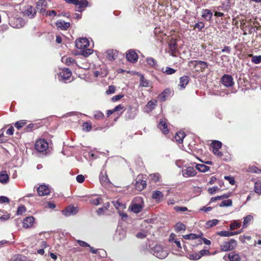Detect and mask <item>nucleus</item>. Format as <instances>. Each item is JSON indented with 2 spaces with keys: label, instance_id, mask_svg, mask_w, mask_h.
Here are the masks:
<instances>
[{
  "label": "nucleus",
  "instance_id": "obj_15",
  "mask_svg": "<svg viewBox=\"0 0 261 261\" xmlns=\"http://www.w3.org/2000/svg\"><path fill=\"white\" fill-rule=\"evenodd\" d=\"M72 74L71 71L68 68H63L60 72V75L64 80H67L70 77Z\"/></svg>",
  "mask_w": 261,
  "mask_h": 261
},
{
  "label": "nucleus",
  "instance_id": "obj_3",
  "mask_svg": "<svg viewBox=\"0 0 261 261\" xmlns=\"http://www.w3.org/2000/svg\"><path fill=\"white\" fill-rule=\"evenodd\" d=\"M188 66H193L197 68L198 71H203L208 66L207 63L201 61H190L188 63Z\"/></svg>",
  "mask_w": 261,
  "mask_h": 261
},
{
  "label": "nucleus",
  "instance_id": "obj_45",
  "mask_svg": "<svg viewBox=\"0 0 261 261\" xmlns=\"http://www.w3.org/2000/svg\"><path fill=\"white\" fill-rule=\"evenodd\" d=\"M254 192L258 195H261V182L256 181L255 182Z\"/></svg>",
  "mask_w": 261,
  "mask_h": 261
},
{
  "label": "nucleus",
  "instance_id": "obj_44",
  "mask_svg": "<svg viewBox=\"0 0 261 261\" xmlns=\"http://www.w3.org/2000/svg\"><path fill=\"white\" fill-rule=\"evenodd\" d=\"M192 148L191 149V147L189 148V149L191 151V153H192L194 155H195L196 153L197 154H200L202 152V150L201 148H198V145H194V146H192Z\"/></svg>",
  "mask_w": 261,
  "mask_h": 261
},
{
  "label": "nucleus",
  "instance_id": "obj_28",
  "mask_svg": "<svg viewBox=\"0 0 261 261\" xmlns=\"http://www.w3.org/2000/svg\"><path fill=\"white\" fill-rule=\"evenodd\" d=\"M9 180V176L6 171H3L0 172V182L6 184Z\"/></svg>",
  "mask_w": 261,
  "mask_h": 261
},
{
  "label": "nucleus",
  "instance_id": "obj_62",
  "mask_svg": "<svg viewBox=\"0 0 261 261\" xmlns=\"http://www.w3.org/2000/svg\"><path fill=\"white\" fill-rule=\"evenodd\" d=\"M26 211L25 207L24 205H21L18 207L17 214V215H21Z\"/></svg>",
  "mask_w": 261,
  "mask_h": 261
},
{
  "label": "nucleus",
  "instance_id": "obj_20",
  "mask_svg": "<svg viewBox=\"0 0 261 261\" xmlns=\"http://www.w3.org/2000/svg\"><path fill=\"white\" fill-rule=\"evenodd\" d=\"M213 12L209 9H203L202 17L207 21H210L212 18Z\"/></svg>",
  "mask_w": 261,
  "mask_h": 261
},
{
  "label": "nucleus",
  "instance_id": "obj_26",
  "mask_svg": "<svg viewBox=\"0 0 261 261\" xmlns=\"http://www.w3.org/2000/svg\"><path fill=\"white\" fill-rule=\"evenodd\" d=\"M228 258L230 261H241V258L239 254L231 252L228 254Z\"/></svg>",
  "mask_w": 261,
  "mask_h": 261
},
{
  "label": "nucleus",
  "instance_id": "obj_47",
  "mask_svg": "<svg viewBox=\"0 0 261 261\" xmlns=\"http://www.w3.org/2000/svg\"><path fill=\"white\" fill-rule=\"evenodd\" d=\"M188 257L191 260H198L200 258L199 252H194L189 254Z\"/></svg>",
  "mask_w": 261,
  "mask_h": 261
},
{
  "label": "nucleus",
  "instance_id": "obj_58",
  "mask_svg": "<svg viewBox=\"0 0 261 261\" xmlns=\"http://www.w3.org/2000/svg\"><path fill=\"white\" fill-rule=\"evenodd\" d=\"M116 88L113 85H110L109 86L108 89L106 91L107 94H111L115 92Z\"/></svg>",
  "mask_w": 261,
  "mask_h": 261
},
{
  "label": "nucleus",
  "instance_id": "obj_9",
  "mask_svg": "<svg viewBox=\"0 0 261 261\" xmlns=\"http://www.w3.org/2000/svg\"><path fill=\"white\" fill-rule=\"evenodd\" d=\"M181 172L182 176L186 178L194 177L197 174L196 170L191 166L187 167L185 169H182Z\"/></svg>",
  "mask_w": 261,
  "mask_h": 261
},
{
  "label": "nucleus",
  "instance_id": "obj_48",
  "mask_svg": "<svg viewBox=\"0 0 261 261\" xmlns=\"http://www.w3.org/2000/svg\"><path fill=\"white\" fill-rule=\"evenodd\" d=\"M102 199L100 197H97L95 199H92L90 200V202L95 205H98L102 203Z\"/></svg>",
  "mask_w": 261,
  "mask_h": 261
},
{
  "label": "nucleus",
  "instance_id": "obj_2",
  "mask_svg": "<svg viewBox=\"0 0 261 261\" xmlns=\"http://www.w3.org/2000/svg\"><path fill=\"white\" fill-rule=\"evenodd\" d=\"M9 18V24L14 28H19L24 25V22L20 17H13L10 16V14L7 13Z\"/></svg>",
  "mask_w": 261,
  "mask_h": 261
},
{
  "label": "nucleus",
  "instance_id": "obj_37",
  "mask_svg": "<svg viewBox=\"0 0 261 261\" xmlns=\"http://www.w3.org/2000/svg\"><path fill=\"white\" fill-rule=\"evenodd\" d=\"M234 0H224L222 3V8L224 10H227L234 4Z\"/></svg>",
  "mask_w": 261,
  "mask_h": 261
},
{
  "label": "nucleus",
  "instance_id": "obj_11",
  "mask_svg": "<svg viewBox=\"0 0 261 261\" xmlns=\"http://www.w3.org/2000/svg\"><path fill=\"white\" fill-rule=\"evenodd\" d=\"M126 58L130 62L135 63L138 60V56L134 50L130 49L126 54Z\"/></svg>",
  "mask_w": 261,
  "mask_h": 261
},
{
  "label": "nucleus",
  "instance_id": "obj_30",
  "mask_svg": "<svg viewBox=\"0 0 261 261\" xmlns=\"http://www.w3.org/2000/svg\"><path fill=\"white\" fill-rule=\"evenodd\" d=\"M47 6V3L45 0H39L37 3V8L41 12L44 10Z\"/></svg>",
  "mask_w": 261,
  "mask_h": 261
},
{
  "label": "nucleus",
  "instance_id": "obj_32",
  "mask_svg": "<svg viewBox=\"0 0 261 261\" xmlns=\"http://www.w3.org/2000/svg\"><path fill=\"white\" fill-rule=\"evenodd\" d=\"M79 8L77 10H76V11L82 12L83 11L85 8H86L88 6V2L86 0H79Z\"/></svg>",
  "mask_w": 261,
  "mask_h": 261
},
{
  "label": "nucleus",
  "instance_id": "obj_16",
  "mask_svg": "<svg viewBox=\"0 0 261 261\" xmlns=\"http://www.w3.org/2000/svg\"><path fill=\"white\" fill-rule=\"evenodd\" d=\"M56 25L58 28L62 30H66L68 28H69L70 24L69 22H65L63 20H58Z\"/></svg>",
  "mask_w": 261,
  "mask_h": 261
},
{
  "label": "nucleus",
  "instance_id": "obj_56",
  "mask_svg": "<svg viewBox=\"0 0 261 261\" xmlns=\"http://www.w3.org/2000/svg\"><path fill=\"white\" fill-rule=\"evenodd\" d=\"M103 114L100 111H96L94 112V117L96 119H101L103 118Z\"/></svg>",
  "mask_w": 261,
  "mask_h": 261
},
{
  "label": "nucleus",
  "instance_id": "obj_22",
  "mask_svg": "<svg viewBox=\"0 0 261 261\" xmlns=\"http://www.w3.org/2000/svg\"><path fill=\"white\" fill-rule=\"evenodd\" d=\"M170 94V90L169 89H166L159 95L158 98L161 101H165Z\"/></svg>",
  "mask_w": 261,
  "mask_h": 261
},
{
  "label": "nucleus",
  "instance_id": "obj_4",
  "mask_svg": "<svg viewBox=\"0 0 261 261\" xmlns=\"http://www.w3.org/2000/svg\"><path fill=\"white\" fill-rule=\"evenodd\" d=\"M35 147L37 151L43 152L48 148V144L45 139H39L36 142Z\"/></svg>",
  "mask_w": 261,
  "mask_h": 261
},
{
  "label": "nucleus",
  "instance_id": "obj_14",
  "mask_svg": "<svg viewBox=\"0 0 261 261\" xmlns=\"http://www.w3.org/2000/svg\"><path fill=\"white\" fill-rule=\"evenodd\" d=\"M37 192L40 196L47 195L50 193L49 188L46 185H41L37 189Z\"/></svg>",
  "mask_w": 261,
  "mask_h": 261
},
{
  "label": "nucleus",
  "instance_id": "obj_13",
  "mask_svg": "<svg viewBox=\"0 0 261 261\" xmlns=\"http://www.w3.org/2000/svg\"><path fill=\"white\" fill-rule=\"evenodd\" d=\"M158 127L164 134H166L169 133V129H168L167 124V120L166 119L160 120L158 124Z\"/></svg>",
  "mask_w": 261,
  "mask_h": 261
},
{
  "label": "nucleus",
  "instance_id": "obj_1",
  "mask_svg": "<svg viewBox=\"0 0 261 261\" xmlns=\"http://www.w3.org/2000/svg\"><path fill=\"white\" fill-rule=\"evenodd\" d=\"M151 253L160 259H164L168 255V251L161 245H156L151 249Z\"/></svg>",
  "mask_w": 261,
  "mask_h": 261
},
{
  "label": "nucleus",
  "instance_id": "obj_61",
  "mask_svg": "<svg viewBox=\"0 0 261 261\" xmlns=\"http://www.w3.org/2000/svg\"><path fill=\"white\" fill-rule=\"evenodd\" d=\"M220 189L218 187H213L208 189V192L211 194H213L216 191L219 190Z\"/></svg>",
  "mask_w": 261,
  "mask_h": 261
},
{
  "label": "nucleus",
  "instance_id": "obj_10",
  "mask_svg": "<svg viewBox=\"0 0 261 261\" xmlns=\"http://www.w3.org/2000/svg\"><path fill=\"white\" fill-rule=\"evenodd\" d=\"M89 45V42L86 38H80L75 41V46L79 49H84Z\"/></svg>",
  "mask_w": 261,
  "mask_h": 261
},
{
  "label": "nucleus",
  "instance_id": "obj_53",
  "mask_svg": "<svg viewBox=\"0 0 261 261\" xmlns=\"http://www.w3.org/2000/svg\"><path fill=\"white\" fill-rule=\"evenodd\" d=\"M248 171L257 174L261 173V170L255 166H251L249 167Z\"/></svg>",
  "mask_w": 261,
  "mask_h": 261
},
{
  "label": "nucleus",
  "instance_id": "obj_5",
  "mask_svg": "<svg viewBox=\"0 0 261 261\" xmlns=\"http://www.w3.org/2000/svg\"><path fill=\"white\" fill-rule=\"evenodd\" d=\"M78 212L79 207L71 204L66 207L62 211V214L65 217H69L75 215Z\"/></svg>",
  "mask_w": 261,
  "mask_h": 261
},
{
  "label": "nucleus",
  "instance_id": "obj_17",
  "mask_svg": "<svg viewBox=\"0 0 261 261\" xmlns=\"http://www.w3.org/2000/svg\"><path fill=\"white\" fill-rule=\"evenodd\" d=\"M106 54L107 59L109 61H113L116 58L118 52L116 50L110 49L107 51Z\"/></svg>",
  "mask_w": 261,
  "mask_h": 261
},
{
  "label": "nucleus",
  "instance_id": "obj_34",
  "mask_svg": "<svg viewBox=\"0 0 261 261\" xmlns=\"http://www.w3.org/2000/svg\"><path fill=\"white\" fill-rule=\"evenodd\" d=\"M138 74L140 76V86L144 87H148L149 84L148 81L144 78L142 74L138 73Z\"/></svg>",
  "mask_w": 261,
  "mask_h": 261
},
{
  "label": "nucleus",
  "instance_id": "obj_6",
  "mask_svg": "<svg viewBox=\"0 0 261 261\" xmlns=\"http://www.w3.org/2000/svg\"><path fill=\"white\" fill-rule=\"evenodd\" d=\"M237 245V242L234 239H231L229 242H225L220 246V249L223 251H228L233 250Z\"/></svg>",
  "mask_w": 261,
  "mask_h": 261
},
{
  "label": "nucleus",
  "instance_id": "obj_27",
  "mask_svg": "<svg viewBox=\"0 0 261 261\" xmlns=\"http://www.w3.org/2000/svg\"><path fill=\"white\" fill-rule=\"evenodd\" d=\"M186 134L183 132H179L176 133L174 139L175 141L178 143H181L183 141L184 138L185 137Z\"/></svg>",
  "mask_w": 261,
  "mask_h": 261
},
{
  "label": "nucleus",
  "instance_id": "obj_36",
  "mask_svg": "<svg viewBox=\"0 0 261 261\" xmlns=\"http://www.w3.org/2000/svg\"><path fill=\"white\" fill-rule=\"evenodd\" d=\"M219 221L217 219H212L207 221L205 223V228H210L214 226L217 225Z\"/></svg>",
  "mask_w": 261,
  "mask_h": 261
},
{
  "label": "nucleus",
  "instance_id": "obj_21",
  "mask_svg": "<svg viewBox=\"0 0 261 261\" xmlns=\"http://www.w3.org/2000/svg\"><path fill=\"white\" fill-rule=\"evenodd\" d=\"M25 14L30 18L34 17L36 14V10L31 6H28L25 11Z\"/></svg>",
  "mask_w": 261,
  "mask_h": 261
},
{
  "label": "nucleus",
  "instance_id": "obj_23",
  "mask_svg": "<svg viewBox=\"0 0 261 261\" xmlns=\"http://www.w3.org/2000/svg\"><path fill=\"white\" fill-rule=\"evenodd\" d=\"M203 236V233L200 232L199 234L190 233L183 236V238L186 240H195L197 239L201 238Z\"/></svg>",
  "mask_w": 261,
  "mask_h": 261
},
{
  "label": "nucleus",
  "instance_id": "obj_18",
  "mask_svg": "<svg viewBox=\"0 0 261 261\" xmlns=\"http://www.w3.org/2000/svg\"><path fill=\"white\" fill-rule=\"evenodd\" d=\"M190 81V78L188 76H181L179 79V82L178 84V86L180 87V89H184L185 88L186 86L189 83Z\"/></svg>",
  "mask_w": 261,
  "mask_h": 261
},
{
  "label": "nucleus",
  "instance_id": "obj_60",
  "mask_svg": "<svg viewBox=\"0 0 261 261\" xmlns=\"http://www.w3.org/2000/svg\"><path fill=\"white\" fill-rule=\"evenodd\" d=\"M92 50L90 49H86L83 50L82 51V55L85 57H88L92 54Z\"/></svg>",
  "mask_w": 261,
  "mask_h": 261
},
{
  "label": "nucleus",
  "instance_id": "obj_24",
  "mask_svg": "<svg viewBox=\"0 0 261 261\" xmlns=\"http://www.w3.org/2000/svg\"><path fill=\"white\" fill-rule=\"evenodd\" d=\"M232 193L229 192V193H227L226 194H223L222 195H221V196H216V197H212L211 199L210 202H215L216 201L218 200L226 199V198H228L231 197L232 196Z\"/></svg>",
  "mask_w": 261,
  "mask_h": 261
},
{
  "label": "nucleus",
  "instance_id": "obj_57",
  "mask_svg": "<svg viewBox=\"0 0 261 261\" xmlns=\"http://www.w3.org/2000/svg\"><path fill=\"white\" fill-rule=\"evenodd\" d=\"M76 242L78 243V244L79 245V246H80L81 247H90V245L85 241H82L80 240H76Z\"/></svg>",
  "mask_w": 261,
  "mask_h": 261
},
{
  "label": "nucleus",
  "instance_id": "obj_29",
  "mask_svg": "<svg viewBox=\"0 0 261 261\" xmlns=\"http://www.w3.org/2000/svg\"><path fill=\"white\" fill-rule=\"evenodd\" d=\"M10 261H31L26 256L17 254L14 255L11 259Z\"/></svg>",
  "mask_w": 261,
  "mask_h": 261
},
{
  "label": "nucleus",
  "instance_id": "obj_50",
  "mask_svg": "<svg viewBox=\"0 0 261 261\" xmlns=\"http://www.w3.org/2000/svg\"><path fill=\"white\" fill-rule=\"evenodd\" d=\"M157 101L155 100H150L148 101L146 105V107L149 108L150 110H152L154 109L155 106L156 105Z\"/></svg>",
  "mask_w": 261,
  "mask_h": 261
},
{
  "label": "nucleus",
  "instance_id": "obj_54",
  "mask_svg": "<svg viewBox=\"0 0 261 261\" xmlns=\"http://www.w3.org/2000/svg\"><path fill=\"white\" fill-rule=\"evenodd\" d=\"M26 122L24 120H21L19 121L16 122L14 124V126L18 129H20L21 127H22L25 124Z\"/></svg>",
  "mask_w": 261,
  "mask_h": 261
},
{
  "label": "nucleus",
  "instance_id": "obj_31",
  "mask_svg": "<svg viewBox=\"0 0 261 261\" xmlns=\"http://www.w3.org/2000/svg\"><path fill=\"white\" fill-rule=\"evenodd\" d=\"M196 170L203 173L208 171L210 167L204 164H197L196 165Z\"/></svg>",
  "mask_w": 261,
  "mask_h": 261
},
{
  "label": "nucleus",
  "instance_id": "obj_51",
  "mask_svg": "<svg viewBox=\"0 0 261 261\" xmlns=\"http://www.w3.org/2000/svg\"><path fill=\"white\" fill-rule=\"evenodd\" d=\"M62 61L65 63L67 65H69L74 62V59L72 58H67L63 57L62 58Z\"/></svg>",
  "mask_w": 261,
  "mask_h": 261
},
{
  "label": "nucleus",
  "instance_id": "obj_46",
  "mask_svg": "<svg viewBox=\"0 0 261 261\" xmlns=\"http://www.w3.org/2000/svg\"><path fill=\"white\" fill-rule=\"evenodd\" d=\"M162 71L168 75H171L174 73L176 72V70L169 67H166L165 69H162Z\"/></svg>",
  "mask_w": 261,
  "mask_h": 261
},
{
  "label": "nucleus",
  "instance_id": "obj_63",
  "mask_svg": "<svg viewBox=\"0 0 261 261\" xmlns=\"http://www.w3.org/2000/svg\"><path fill=\"white\" fill-rule=\"evenodd\" d=\"M10 218V215L9 214H6L0 216V220L1 221H6L9 220Z\"/></svg>",
  "mask_w": 261,
  "mask_h": 261
},
{
  "label": "nucleus",
  "instance_id": "obj_39",
  "mask_svg": "<svg viewBox=\"0 0 261 261\" xmlns=\"http://www.w3.org/2000/svg\"><path fill=\"white\" fill-rule=\"evenodd\" d=\"M149 178H150V180H151L153 182H156L160 181V179L161 178V175H160V174H159L158 173L150 174L149 175Z\"/></svg>",
  "mask_w": 261,
  "mask_h": 261
},
{
  "label": "nucleus",
  "instance_id": "obj_55",
  "mask_svg": "<svg viewBox=\"0 0 261 261\" xmlns=\"http://www.w3.org/2000/svg\"><path fill=\"white\" fill-rule=\"evenodd\" d=\"M217 234L221 237H230L231 231H218Z\"/></svg>",
  "mask_w": 261,
  "mask_h": 261
},
{
  "label": "nucleus",
  "instance_id": "obj_19",
  "mask_svg": "<svg viewBox=\"0 0 261 261\" xmlns=\"http://www.w3.org/2000/svg\"><path fill=\"white\" fill-rule=\"evenodd\" d=\"M135 188L139 191H142L146 186V182L144 180L138 179L135 182Z\"/></svg>",
  "mask_w": 261,
  "mask_h": 261
},
{
  "label": "nucleus",
  "instance_id": "obj_7",
  "mask_svg": "<svg viewBox=\"0 0 261 261\" xmlns=\"http://www.w3.org/2000/svg\"><path fill=\"white\" fill-rule=\"evenodd\" d=\"M213 148V152L214 154L218 156V157H221L223 155V153L219 151V149L222 146V143L219 141H214L211 145Z\"/></svg>",
  "mask_w": 261,
  "mask_h": 261
},
{
  "label": "nucleus",
  "instance_id": "obj_35",
  "mask_svg": "<svg viewBox=\"0 0 261 261\" xmlns=\"http://www.w3.org/2000/svg\"><path fill=\"white\" fill-rule=\"evenodd\" d=\"M142 206L139 204H133L131 205L130 210L135 213H139L141 212Z\"/></svg>",
  "mask_w": 261,
  "mask_h": 261
},
{
  "label": "nucleus",
  "instance_id": "obj_40",
  "mask_svg": "<svg viewBox=\"0 0 261 261\" xmlns=\"http://www.w3.org/2000/svg\"><path fill=\"white\" fill-rule=\"evenodd\" d=\"M113 205L117 210H123L125 208V205L119 201H114L112 202Z\"/></svg>",
  "mask_w": 261,
  "mask_h": 261
},
{
  "label": "nucleus",
  "instance_id": "obj_49",
  "mask_svg": "<svg viewBox=\"0 0 261 261\" xmlns=\"http://www.w3.org/2000/svg\"><path fill=\"white\" fill-rule=\"evenodd\" d=\"M232 204V200L230 199L224 200L222 201L220 204L219 206L220 207L223 206H230Z\"/></svg>",
  "mask_w": 261,
  "mask_h": 261
},
{
  "label": "nucleus",
  "instance_id": "obj_52",
  "mask_svg": "<svg viewBox=\"0 0 261 261\" xmlns=\"http://www.w3.org/2000/svg\"><path fill=\"white\" fill-rule=\"evenodd\" d=\"M147 63L150 66L153 67L156 64V61L151 57L147 58L146 59Z\"/></svg>",
  "mask_w": 261,
  "mask_h": 261
},
{
  "label": "nucleus",
  "instance_id": "obj_25",
  "mask_svg": "<svg viewBox=\"0 0 261 261\" xmlns=\"http://www.w3.org/2000/svg\"><path fill=\"white\" fill-rule=\"evenodd\" d=\"M169 49L170 55L174 56V53L176 50V43L174 40H171L169 43Z\"/></svg>",
  "mask_w": 261,
  "mask_h": 261
},
{
  "label": "nucleus",
  "instance_id": "obj_43",
  "mask_svg": "<svg viewBox=\"0 0 261 261\" xmlns=\"http://www.w3.org/2000/svg\"><path fill=\"white\" fill-rule=\"evenodd\" d=\"M241 226V223L238 221H234L229 225V228L231 230L239 228Z\"/></svg>",
  "mask_w": 261,
  "mask_h": 261
},
{
  "label": "nucleus",
  "instance_id": "obj_38",
  "mask_svg": "<svg viewBox=\"0 0 261 261\" xmlns=\"http://www.w3.org/2000/svg\"><path fill=\"white\" fill-rule=\"evenodd\" d=\"M163 194L161 191L158 190L153 191L152 196L153 199L159 201L163 198Z\"/></svg>",
  "mask_w": 261,
  "mask_h": 261
},
{
  "label": "nucleus",
  "instance_id": "obj_8",
  "mask_svg": "<svg viewBox=\"0 0 261 261\" xmlns=\"http://www.w3.org/2000/svg\"><path fill=\"white\" fill-rule=\"evenodd\" d=\"M221 83L226 87H231L233 86V79L231 75L224 74L221 77Z\"/></svg>",
  "mask_w": 261,
  "mask_h": 261
},
{
  "label": "nucleus",
  "instance_id": "obj_33",
  "mask_svg": "<svg viewBox=\"0 0 261 261\" xmlns=\"http://www.w3.org/2000/svg\"><path fill=\"white\" fill-rule=\"evenodd\" d=\"M252 220L253 216L251 215H247V216L244 217L243 224V228H246L250 223V222L252 221Z\"/></svg>",
  "mask_w": 261,
  "mask_h": 261
},
{
  "label": "nucleus",
  "instance_id": "obj_59",
  "mask_svg": "<svg viewBox=\"0 0 261 261\" xmlns=\"http://www.w3.org/2000/svg\"><path fill=\"white\" fill-rule=\"evenodd\" d=\"M198 252L199 253L200 258L203 256L207 255L210 254V252L209 250H206V249L201 250L200 251H199Z\"/></svg>",
  "mask_w": 261,
  "mask_h": 261
},
{
  "label": "nucleus",
  "instance_id": "obj_64",
  "mask_svg": "<svg viewBox=\"0 0 261 261\" xmlns=\"http://www.w3.org/2000/svg\"><path fill=\"white\" fill-rule=\"evenodd\" d=\"M91 128H92V126L89 123H88L87 122L84 123V124H83V129L84 130L89 132L91 129Z\"/></svg>",
  "mask_w": 261,
  "mask_h": 261
},
{
  "label": "nucleus",
  "instance_id": "obj_42",
  "mask_svg": "<svg viewBox=\"0 0 261 261\" xmlns=\"http://www.w3.org/2000/svg\"><path fill=\"white\" fill-rule=\"evenodd\" d=\"M186 228V225L181 222L177 223L175 226V230L177 232L181 230H185Z\"/></svg>",
  "mask_w": 261,
  "mask_h": 261
},
{
  "label": "nucleus",
  "instance_id": "obj_12",
  "mask_svg": "<svg viewBox=\"0 0 261 261\" xmlns=\"http://www.w3.org/2000/svg\"><path fill=\"white\" fill-rule=\"evenodd\" d=\"M35 221V219L33 216L27 217L23 220V227L25 228L31 227Z\"/></svg>",
  "mask_w": 261,
  "mask_h": 261
},
{
  "label": "nucleus",
  "instance_id": "obj_41",
  "mask_svg": "<svg viewBox=\"0 0 261 261\" xmlns=\"http://www.w3.org/2000/svg\"><path fill=\"white\" fill-rule=\"evenodd\" d=\"M249 57H252L251 62L254 64H257L261 63V56H253L252 54L249 55Z\"/></svg>",
  "mask_w": 261,
  "mask_h": 261
}]
</instances>
